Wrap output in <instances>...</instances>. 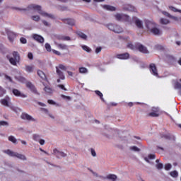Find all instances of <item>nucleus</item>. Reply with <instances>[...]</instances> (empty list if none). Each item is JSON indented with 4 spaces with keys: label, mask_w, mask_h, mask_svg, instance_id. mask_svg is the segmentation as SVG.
<instances>
[{
    "label": "nucleus",
    "mask_w": 181,
    "mask_h": 181,
    "mask_svg": "<svg viewBox=\"0 0 181 181\" xmlns=\"http://www.w3.org/2000/svg\"><path fill=\"white\" fill-rule=\"evenodd\" d=\"M4 153H6V155H8V156H11L12 158H18V159H20L21 160H27L28 158H26V156L23 154H21L18 152L12 151L9 149L4 150Z\"/></svg>",
    "instance_id": "obj_1"
},
{
    "label": "nucleus",
    "mask_w": 181,
    "mask_h": 181,
    "mask_svg": "<svg viewBox=\"0 0 181 181\" xmlns=\"http://www.w3.org/2000/svg\"><path fill=\"white\" fill-rule=\"evenodd\" d=\"M13 57L8 59L11 64L13 66H17L18 63L21 62V55L19 54V52L14 51L13 52Z\"/></svg>",
    "instance_id": "obj_2"
},
{
    "label": "nucleus",
    "mask_w": 181,
    "mask_h": 181,
    "mask_svg": "<svg viewBox=\"0 0 181 181\" xmlns=\"http://www.w3.org/2000/svg\"><path fill=\"white\" fill-rule=\"evenodd\" d=\"M62 70H63L64 71H66V70H67V67H66V66L63 64H59L58 66H56V71H57V76H59L61 80H64L66 77L64 76V74H63V71H62Z\"/></svg>",
    "instance_id": "obj_3"
},
{
    "label": "nucleus",
    "mask_w": 181,
    "mask_h": 181,
    "mask_svg": "<svg viewBox=\"0 0 181 181\" xmlns=\"http://www.w3.org/2000/svg\"><path fill=\"white\" fill-rule=\"evenodd\" d=\"M18 11H37L38 13L42 11V6L37 4H30L26 8H16Z\"/></svg>",
    "instance_id": "obj_4"
},
{
    "label": "nucleus",
    "mask_w": 181,
    "mask_h": 181,
    "mask_svg": "<svg viewBox=\"0 0 181 181\" xmlns=\"http://www.w3.org/2000/svg\"><path fill=\"white\" fill-rule=\"evenodd\" d=\"M115 18L119 22H129L131 21V18L128 15L122 13H117L115 15Z\"/></svg>",
    "instance_id": "obj_5"
},
{
    "label": "nucleus",
    "mask_w": 181,
    "mask_h": 181,
    "mask_svg": "<svg viewBox=\"0 0 181 181\" xmlns=\"http://www.w3.org/2000/svg\"><path fill=\"white\" fill-rule=\"evenodd\" d=\"M145 26L148 32L151 30L155 26H158L155 21L152 20H144Z\"/></svg>",
    "instance_id": "obj_6"
},
{
    "label": "nucleus",
    "mask_w": 181,
    "mask_h": 181,
    "mask_svg": "<svg viewBox=\"0 0 181 181\" xmlns=\"http://www.w3.org/2000/svg\"><path fill=\"white\" fill-rule=\"evenodd\" d=\"M52 155H54L57 159H62V158H66V156H67V153L60 151L59 150H57V148L53 150Z\"/></svg>",
    "instance_id": "obj_7"
},
{
    "label": "nucleus",
    "mask_w": 181,
    "mask_h": 181,
    "mask_svg": "<svg viewBox=\"0 0 181 181\" xmlns=\"http://www.w3.org/2000/svg\"><path fill=\"white\" fill-rule=\"evenodd\" d=\"M132 21L138 29H144V23H142V21L138 18V17H133Z\"/></svg>",
    "instance_id": "obj_8"
},
{
    "label": "nucleus",
    "mask_w": 181,
    "mask_h": 181,
    "mask_svg": "<svg viewBox=\"0 0 181 181\" xmlns=\"http://www.w3.org/2000/svg\"><path fill=\"white\" fill-rule=\"evenodd\" d=\"M149 69L151 74L156 76V77H158V76H159V74H158V69L156 68V65H155V64H151L149 65Z\"/></svg>",
    "instance_id": "obj_9"
},
{
    "label": "nucleus",
    "mask_w": 181,
    "mask_h": 181,
    "mask_svg": "<svg viewBox=\"0 0 181 181\" xmlns=\"http://www.w3.org/2000/svg\"><path fill=\"white\" fill-rule=\"evenodd\" d=\"M150 33L154 35V36H160L162 35V31L158 26H155L153 29L149 30Z\"/></svg>",
    "instance_id": "obj_10"
},
{
    "label": "nucleus",
    "mask_w": 181,
    "mask_h": 181,
    "mask_svg": "<svg viewBox=\"0 0 181 181\" xmlns=\"http://www.w3.org/2000/svg\"><path fill=\"white\" fill-rule=\"evenodd\" d=\"M61 21L66 23V25H69V26H74L76 25V21L73 18H62Z\"/></svg>",
    "instance_id": "obj_11"
},
{
    "label": "nucleus",
    "mask_w": 181,
    "mask_h": 181,
    "mask_svg": "<svg viewBox=\"0 0 181 181\" xmlns=\"http://www.w3.org/2000/svg\"><path fill=\"white\" fill-rule=\"evenodd\" d=\"M12 93L13 94V95H15L16 97H21V98H26V97H28V95L22 93L18 89H13L12 90Z\"/></svg>",
    "instance_id": "obj_12"
},
{
    "label": "nucleus",
    "mask_w": 181,
    "mask_h": 181,
    "mask_svg": "<svg viewBox=\"0 0 181 181\" xmlns=\"http://www.w3.org/2000/svg\"><path fill=\"white\" fill-rule=\"evenodd\" d=\"M21 118L22 119H27V121H33L34 122L36 121L35 118H33L32 116L29 115L27 113H22V115H21Z\"/></svg>",
    "instance_id": "obj_13"
},
{
    "label": "nucleus",
    "mask_w": 181,
    "mask_h": 181,
    "mask_svg": "<svg viewBox=\"0 0 181 181\" xmlns=\"http://www.w3.org/2000/svg\"><path fill=\"white\" fill-rule=\"evenodd\" d=\"M33 39H34V40H36V42H38V43H44L45 42V38H43L42 37V35H39L37 34H33Z\"/></svg>",
    "instance_id": "obj_14"
},
{
    "label": "nucleus",
    "mask_w": 181,
    "mask_h": 181,
    "mask_svg": "<svg viewBox=\"0 0 181 181\" xmlns=\"http://www.w3.org/2000/svg\"><path fill=\"white\" fill-rule=\"evenodd\" d=\"M25 83H26V87H27L28 88H30V90H31L33 93H34L35 94H39V93H37V90H36V88H35V86H34L33 84H32L31 82H29V81L28 82V81H26Z\"/></svg>",
    "instance_id": "obj_15"
},
{
    "label": "nucleus",
    "mask_w": 181,
    "mask_h": 181,
    "mask_svg": "<svg viewBox=\"0 0 181 181\" xmlns=\"http://www.w3.org/2000/svg\"><path fill=\"white\" fill-rule=\"evenodd\" d=\"M39 14L42 15V16H45V18H49V19H56V17H54V15L46 13L42 10L39 11Z\"/></svg>",
    "instance_id": "obj_16"
},
{
    "label": "nucleus",
    "mask_w": 181,
    "mask_h": 181,
    "mask_svg": "<svg viewBox=\"0 0 181 181\" xmlns=\"http://www.w3.org/2000/svg\"><path fill=\"white\" fill-rule=\"evenodd\" d=\"M137 49L141 52L146 54H149V51H148V48L142 45L141 44H139L137 45Z\"/></svg>",
    "instance_id": "obj_17"
},
{
    "label": "nucleus",
    "mask_w": 181,
    "mask_h": 181,
    "mask_svg": "<svg viewBox=\"0 0 181 181\" xmlns=\"http://www.w3.org/2000/svg\"><path fill=\"white\" fill-rule=\"evenodd\" d=\"M7 36L9 42H13L15 37H16V35L12 31H7Z\"/></svg>",
    "instance_id": "obj_18"
},
{
    "label": "nucleus",
    "mask_w": 181,
    "mask_h": 181,
    "mask_svg": "<svg viewBox=\"0 0 181 181\" xmlns=\"http://www.w3.org/2000/svg\"><path fill=\"white\" fill-rule=\"evenodd\" d=\"M117 59H120L122 60H127V59H129V54L128 52L124 54H119L117 55Z\"/></svg>",
    "instance_id": "obj_19"
},
{
    "label": "nucleus",
    "mask_w": 181,
    "mask_h": 181,
    "mask_svg": "<svg viewBox=\"0 0 181 181\" xmlns=\"http://www.w3.org/2000/svg\"><path fill=\"white\" fill-rule=\"evenodd\" d=\"M115 33H122L123 32L122 28L118 25H115V28L113 29Z\"/></svg>",
    "instance_id": "obj_20"
},
{
    "label": "nucleus",
    "mask_w": 181,
    "mask_h": 181,
    "mask_svg": "<svg viewBox=\"0 0 181 181\" xmlns=\"http://www.w3.org/2000/svg\"><path fill=\"white\" fill-rule=\"evenodd\" d=\"M15 79L20 83H26V78L22 76H16Z\"/></svg>",
    "instance_id": "obj_21"
},
{
    "label": "nucleus",
    "mask_w": 181,
    "mask_h": 181,
    "mask_svg": "<svg viewBox=\"0 0 181 181\" xmlns=\"http://www.w3.org/2000/svg\"><path fill=\"white\" fill-rule=\"evenodd\" d=\"M9 97L6 96L4 99L1 100V104L6 107H9Z\"/></svg>",
    "instance_id": "obj_22"
},
{
    "label": "nucleus",
    "mask_w": 181,
    "mask_h": 181,
    "mask_svg": "<svg viewBox=\"0 0 181 181\" xmlns=\"http://www.w3.org/2000/svg\"><path fill=\"white\" fill-rule=\"evenodd\" d=\"M76 35H78V36H79V37H81V39H83V40H87V35L83 32L76 31Z\"/></svg>",
    "instance_id": "obj_23"
},
{
    "label": "nucleus",
    "mask_w": 181,
    "mask_h": 181,
    "mask_svg": "<svg viewBox=\"0 0 181 181\" xmlns=\"http://www.w3.org/2000/svg\"><path fill=\"white\" fill-rule=\"evenodd\" d=\"M104 9H106V11H110L111 12H114L115 11V7L110 5H105L103 6Z\"/></svg>",
    "instance_id": "obj_24"
},
{
    "label": "nucleus",
    "mask_w": 181,
    "mask_h": 181,
    "mask_svg": "<svg viewBox=\"0 0 181 181\" xmlns=\"http://www.w3.org/2000/svg\"><path fill=\"white\" fill-rule=\"evenodd\" d=\"M37 74L40 78L42 80H46V74H45V72L40 70L37 71Z\"/></svg>",
    "instance_id": "obj_25"
},
{
    "label": "nucleus",
    "mask_w": 181,
    "mask_h": 181,
    "mask_svg": "<svg viewBox=\"0 0 181 181\" xmlns=\"http://www.w3.org/2000/svg\"><path fill=\"white\" fill-rule=\"evenodd\" d=\"M160 23L161 25H169V23H170V21L166 18H160Z\"/></svg>",
    "instance_id": "obj_26"
},
{
    "label": "nucleus",
    "mask_w": 181,
    "mask_h": 181,
    "mask_svg": "<svg viewBox=\"0 0 181 181\" xmlns=\"http://www.w3.org/2000/svg\"><path fill=\"white\" fill-rule=\"evenodd\" d=\"M117 177L116 175L110 174V175H107L106 179H108L109 180L115 181V180H117Z\"/></svg>",
    "instance_id": "obj_27"
},
{
    "label": "nucleus",
    "mask_w": 181,
    "mask_h": 181,
    "mask_svg": "<svg viewBox=\"0 0 181 181\" xmlns=\"http://www.w3.org/2000/svg\"><path fill=\"white\" fill-rule=\"evenodd\" d=\"M44 90L45 91V93H47V94H52L53 93V90L52 89V88L49 87V86H45L44 88Z\"/></svg>",
    "instance_id": "obj_28"
},
{
    "label": "nucleus",
    "mask_w": 181,
    "mask_h": 181,
    "mask_svg": "<svg viewBox=\"0 0 181 181\" xmlns=\"http://www.w3.org/2000/svg\"><path fill=\"white\" fill-rule=\"evenodd\" d=\"M106 28L109 29V30H112V32L114 31V28H115V25L112 23H109L105 25Z\"/></svg>",
    "instance_id": "obj_29"
},
{
    "label": "nucleus",
    "mask_w": 181,
    "mask_h": 181,
    "mask_svg": "<svg viewBox=\"0 0 181 181\" xmlns=\"http://www.w3.org/2000/svg\"><path fill=\"white\" fill-rule=\"evenodd\" d=\"M126 11H130L131 12H135L136 8L134 7V6H127V7L124 8Z\"/></svg>",
    "instance_id": "obj_30"
},
{
    "label": "nucleus",
    "mask_w": 181,
    "mask_h": 181,
    "mask_svg": "<svg viewBox=\"0 0 181 181\" xmlns=\"http://www.w3.org/2000/svg\"><path fill=\"white\" fill-rule=\"evenodd\" d=\"M130 151L134 152H141V148H138L136 146H130Z\"/></svg>",
    "instance_id": "obj_31"
},
{
    "label": "nucleus",
    "mask_w": 181,
    "mask_h": 181,
    "mask_svg": "<svg viewBox=\"0 0 181 181\" xmlns=\"http://www.w3.org/2000/svg\"><path fill=\"white\" fill-rule=\"evenodd\" d=\"M33 141H35L36 142H38V141L40 140V135L39 134H33Z\"/></svg>",
    "instance_id": "obj_32"
},
{
    "label": "nucleus",
    "mask_w": 181,
    "mask_h": 181,
    "mask_svg": "<svg viewBox=\"0 0 181 181\" xmlns=\"http://www.w3.org/2000/svg\"><path fill=\"white\" fill-rule=\"evenodd\" d=\"M57 47H59V49H62V50L67 49V45L64 44H57Z\"/></svg>",
    "instance_id": "obj_33"
},
{
    "label": "nucleus",
    "mask_w": 181,
    "mask_h": 181,
    "mask_svg": "<svg viewBox=\"0 0 181 181\" xmlns=\"http://www.w3.org/2000/svg\"><path fill=\"white\" fill-rule=\"evenodd\" d=\"M170 175L172 177H177L179 176V173L176 170L170 172Z\"/></svg>",
    "instance_id": "obj_34"
},
{
    "label": "nucleus",
    "mask_w": 181,
    "mask_h": 181,
    "mask_svg": "<svg viewBox=\"0 0 181 181\" xmlns=\"http://www.w3.org/2000/svg\"><path fill=\"white\" fill-rule=\"evenodd\" d=\"M32 21H34V22H39L40 21V16H31Z\"/></svg>",
    "instance_id": "obj_35"
},
{
    "label": "nucleus",
    "mask_w": 181,
    "mask_h": 181,
    "mask_svg": "<svg viewBox=\"0 0 181 181\" xmlns=\"http://www.w3.org/2000/svg\"><path fill=\"white\" fill-rule=\"evenodd\" d=\"M25 71L28 73H32V71H33V66H25Z\"/></svg>",
    "instance_id": "obj_36"
},
{
    "label": "nucleus",
    "mask_w": 181,
    "mask_h": 181,
    "mask_svg": "<svg viewBox=\"0 0 181 181\" xmlns=\"http://www.w3.org/2000/svg\"><path fill=\"white\" fill-rule=\"evenodd\" d=\"M8 141H10L11 142H12L13 144H17V140L15 138V136H8Z\"/></svg>",
    "instance_id": "obj_37"
},
{
    "label": "nucleus",
    "mask_w": 181,
    "mask_h": 181,
    "mask_svg": "<svg viewBox=\"0 0 181 181\" xmlns=\"http://www.w3.org/2000/svg\"><path fill=\"white\" fill-rule=\"evenodd\" d=\"M45 47L47 52H49V53H50V52H52V46H50V44L46 43L45 45Z\"/></svg>",
    "instance_id": "obj_38"
},
{
    "label": "nucleus",
    "mask_w": 181,
    "mask_h": 181,
    "mask_svg": "<svg viewBox=\"0 0 181 181\" xmlns=\"http://www.w3.org/2000/svg\"><path fill=\"white\" fill-rule=\"evenodd\" d=\"M89 170H90V172H91V173H93V175L94 176H95L96 177H100V179H105L104 177H103V176H101V175H98V174L97 173L93 172V170L89 169Z\"/></svg>",
    "instance_id": "obj_39"
},
{
    "label": "nucleus",
    "mask_w": 181,
    "mask_h": 181,
    "mask_svg": "<svg viewBox=\"0 0 181 181\" xmlns=\"http://www.w3.org/2000/svg\"><path fill=\"white\" fill-rule=\"evenodd\" d=\"M89 170H90V172H91V173H93V175L94 176H95L96 177H100V179H105L104 177H103V176H101V175H98V174L97 173L93 172V170L89 169Z\"/></svg>",
    "instance_id": "obj_40"
},
{
    "label": "nucleus",
    "mask_w": 181,
    "mask_h": 181,
    "mask_svg": "<svg viewBox=\"0 0 181 181\" xmlns=\"http://www.w3.org/2000/svg\"><path fill=\"white\" fill-rule=\"evenodd\" d=\"M160 138H165V139L170 140L172 138L170 137V134H160Z\"/></svg>",
    "instance_id": "obj_41"
},
{
    "label": "nucleus",
    "mask_w": 181,
    "mask_h": 181,
    "mask_svg": "<svg viewBox=\"0 0 181 181\" xmlns=\"http://www.w3.org/2000/svg\"><path fill=\"white\" fill-rule=\"evenodd\" d=\"M82 49L85 50V52H87L88 53H90L91 52V48L87 47L86 45H82Z\"/></svg>",
    "instance_id": "obj_42"
},
{
    "label": "nucleus",
    "mask_w": 181,
    "mask_h": 181,
    "mask_svg": "<svg viewBox=\"0 0 181 181\" xmlns=\"http://www.w3.org/2000/svg\"><path fill=\"white\" fill-rule=\"evenodd\" d=\"M88 71V70L87 69V68H85V67L79 68V73L86 74Z\"/></svg>",
    "instance_id": "obj_43"
},
{
    "label": "nucleus",
    "mask_w": 181,
    "mask_h": 181,
    "mask_svg": "<svg viewBox=\"0 0 181 181\" xmlns=\"http://www.w3.org/2000/svg\"><path fill=\"white\" fill-rule=\"evenodd\" d=\"M61 97L64 100H66V101H71V97H70V96H66V95H61Z\"/></svg>",
    "instance_id": "obj_44"
},
{
    "label": "nucleus",
    "mask_w": 181,
    "mask_h": 181,
    "mask_svg": "<svg viewBox=\"0 0 181 181\" xmlns=\"http://www.w3.org/2000/svg\"><path fill=\"white\" fill-rule=\"evenodd\" d=\"M42 22L44 25L47 26V28H50V26H52V24H50V23H49V22L46 21V20H42Z\"/></svg>",
    "instance_id": "obj_45"
},
{
    "label": "nucleus",
    "mask_w": 181,
    "mask_h": 181,
    "mask_svg": "<svg viewBox=\"0 0 181 181\" xmlns=\"http://www.w3.org/2000/svg\"><path fill=\"white\" fill-rule=\"evenodd\" d=\"M95 94L97 95H98L100 98V100H102V101H104V98H103V93L100 92V90H95Z\"/></svg>",
    "instance_id": "obj_46"
},
{
    "label": "nucleus",
    "mask_w": 181,
    "mask_h": 181,
    "mask_svg": "<svg viewBox=\"0 0 181 181\" xmlns=\"http://www.w3.org/2000/svg\"><path fill=\"white\" fill-rule=\"evenodd\" d=\"M156 168L158 169V170H160L161 169H163V164L162 163H158L156 165Z\"/></svg>",
    "instance_id": "obj_47"
},
{
    "label": "nucleus",
    "mask_w": 181,
    "mask_h": 181,
    "mask_svg": "<svg viewBox=\"0 0 181 181\" xmlns=\"http://www.w3.org/2000/svg\"><path fill=\"white\" fill-rule=\"evenodd\" d=\"M165 170H170V169H172V164L170 163H167L165 165Z\"/></svg>",
    "instance_id": "obj_48"
},
{
    "label": "nucleus",
    "mask_w": 181,
    "mask_h": 181,
    "mask_svg": "<svg viewBox=\"0 0 181 181\" xmlns=\"http://www.w3.org/2000/svg\"><path fill=\"white\" fill-rule=\"evenodd\" d=\"M149 117H159V114H158L156 112H152L148 114Z\"/></svg>",
    "instance_id": "obj_49"
},
{
    "label": "nucleus",
    "mask_w": 181,
    "mask_h": 181,
    "mask_svg": "<svg viewBox=\"0 0 181 181\" xmlns=\"http://www.w3.org/2000/svg\"><path fill=\"white\" fill-rule=\"evenodd\" d=\"M9 125V123H8V122L6 121H0V126L2 127H8Z\"/></svg>",
    "instance_id": "obj_50"
},
{
    "label": "nucleus",
    "mask_w": 181,
    "mask_h": 181,
    "mask_svg": "<svg viewBox=\"0 0 181 181\" xmlns=\"http://www.w3.org/2000/svg\"><path fill=\"white\" fill-rule=\"evenodd\" d=\"M90 153L93 158H95V156H97V153L95 152V150H94V148H90Z\"/></svg>",
    "instance_id": "obj_51"
},
{
    "label": "nucleus",
    "mask_w": 181,
    "mask_h": 181,
    "mask_svg": "<svg viewBox=\"0 0 181 181\" xmlns=\"http://www.w3.org/2000/svg\"><path fill=\"white\" fill-rule=\"evenodd\" d=\"M170 19H173V21H175V22H179V21L181 22V17L177 18L176 16H171Z\"/></svg>",
    "instance_id": "obj_52"
},
{
    "label": "nucleus",
    "mask_w": 181,
    "mask_h": 181,
    "mask_svg": "<svg viewBox=\"0 0 181 181\" xmlns=\"http://www.w3.org/2000/svg\"><path fill=\"white\" fill-rule=\"evenodd\" d=\"M6 90H5V89H4V88H2V86H0V97H2V95H4V94H5Z\"/></svg>",
    "instance_id": "obj_53"
},
{
    "label": "nucleus",
    "mask_w": 181,
    "mask_h": 181,
    "mask_svg": "<svg viewBox=\"0 0 181 181\" xmlns=\"http://www.w3.org/2000/svg\"><path fill=\"white\" fill-rule=\"evenodd\" d=\"M20 42L23 45H26V42H28V40H26V38L22 37L20 38Z\"/></svg>",
    "instance_id": "obj_54"
},
{
    "label": "nucleus",
    "mask_w": 181,
    "mask_h": 181,
    "mask_svg": "<svg viewBox=\"0 0 181 181\" xmlns=\"http://www.w3.org/2000/svg\"><path fill=\"white\" fill-rule=\"evenodd\" d=\"M175 88L181 90V83L179 82H176L175 84Z\"/></svg>",
    "instance_id": "obj_55"
},
{
    "label": "nucleus",
    "mask_w": 181,
    "mask_h": 181,
    "mask_svg": "<svg viewBox=\"0 0 181 181\" xmlns=\"http://www.w3.org/2000/svg\"><path fill=\"white\" fill-rule=\"evenodd\" d=\"M162 13L165 16H167V18H170V19L172 18V15H170V13H169L168 12L163 11Z\"/></svg>",
    "instance_id": "obj_56"
},
{
    "label": "nucleus",
    "mask_w": 181,
    "mask_h": 181,
    "mask_svg": "<svg viewBox=\"0 0 181 181\" xmlns=\"http://www.w3.org/2000/svg\"><path fill=\"white\" fill-rule=\"evenodd\" d=\"M128 47H129V49H132V50H135L136 49H137L138 46L135 47L132 44H129Z\"/></svg>",
    "instance_id": "obj_57"
},
{
    "label": "nucleus",
    "mask_w": 181,
    "mask_h": 181,
    "mask_svg": "<svg viewBox=\"0 0 181 181\" xmlns=\"http://www.w3.org/2000/svg\"><path fill=\"white\" fill-rule=\"evenodd\" d=\"M5 78L10 81V83H13V80H12V78L6 74H5Z\"/></svg>",
    "instance_id": "obj_58"
},
{
    "label": "nucleus",
    "mask_w": 181,
    "mask_h": 181,
    "mask_svg": "<svg viewBox=\"0 0 181 181\" xmlns=\"http://www.w3.org/2000/svg\"><path fill=\"white\" fill-rule=\"evenodd\" d=\"M46 163H47V165H51V166H54V168H59V169L62 168V167H60V165L52 164L49 161H46Z\"/></svg>",
    "instance_id": "obj_59"
},
{
    "label": "nucleus",
    "mask_w": 181,
    "mask_h": 181,
    "mask_svg": "<svg viewBox=\"0 0 181 181\" xmlns=\"http://www.w3.org/2000/svg\"><path fill=\"white\" fill-rule=\"evenodd\" d=\"M58 9H59V11H66L67 10V7H66V6H59V7H58Z\"/></svg>",
    "instance_id": "obj_60"
},
{
    "label": "nucleus",
    "mask_w": 181,
    "mask_h": 181,
    "mask_svg": "<svg viewBox=\"0 0 181 181\" xmlns=\"http://www.w3.org/2000/svg\"><path fill=\"white\" fill-rule=\"evenodd\" d=\"M53 54H57V56H62V53L56 50V49H52Z\"/></svg>",
    "instance_id": "obj_61"
},
{
    "label": "nucleus",
    "mask_w": 181,
    "mask_h": 181,
    "mask_svg": "<svg viewBox=\"0 0 181 181\" xmlns=\"http://www.w3.org/2000/svg\"><path fill=\"white\" fill-rule=\"evenodd\" d=\"M28 57L30 59V60H33V54H32V52H29L28 54Z\"/></svg>",
    "instance_id": "obj_62"
},
{
    "label": "nucleus",
    "mask_w": 181,
    "mask_h": 181,
    "mask_svg": "<svg viewBox=\"0 0 181 181\" xmlns=\"http://www.w3.org/2000/svg\"><path fill=\"white\" fill-rule=\"evenodd\" d=\"M101 50H103V48L101 47H98L95 49V53L98 54Z\"/></svg>",
    "instance_id": "obj_63"
},
{
    "label": "nucleus",
    "mask_w": 181,
    "mask_h": 181,
    "mask_svg": "<svg viewBox=\"0 0 181 181\" xmlns=\"http://www.w3.org/2000/svg\"><path fill=\"white\" fill-rule=\"evenodd\" d=\"M153 112H159V107H152Z\"/></svg>",
    "instance_id": "obj_64"
}]
</instances>
